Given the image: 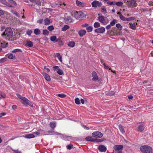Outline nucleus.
Masks as SVG:
<instances>
[{
  "instance_id": "obj_1",
  "label": "nucleus",
  "mask_w": 153,
  "mask_h": 153,
  "mask_svg": "<svg viewBox=\"0 0 153 153\" xmlns=\"http://www.w3.org/2000/svg\"><path fill=\"white\" fill-rule=\"evenodd\" d=\"M140 149V151L143 153H151L152 152V148L147 145L141 146Z\"/></svg>"
},
{
  "instance_id": "obj_2",
  "label": "nucleus",
  "mask_w": 153,
  "mask_h": 153,
  "mask_svg": "<svg viewBox=\"0 0 153 153\" xmlns=\"http://www.w3.org/2000/svg\"><path fill=\"white\" fill-rule=\"evenodd\" d=\"M2 35L7 36L8 37L11 38L13 36V33L10 28H7Z\"/></svg>"
},
{
  "instance_id": "obj_3",
  "label": "nucleus",
  "mask_w": 153,
  "mask_h": 153,
  "mask_svg": "<svg viewBox=\"0 0 153 153\" xmlns=\"http://www.w3.org/2000/svg\"><path fill=\"white\" fill-rule=\"evenodd\" d=\"M122 145H115L113 147L115 151L114 153H122L123 148Z\"/></svg>"
},
{
  "instance_id": "obj_4",
  "label": "nucleus",
  "mask_w": 153,
  "mask_h": 153,
  "mask_svg": "<svg viewBox=\"0 0 153 153\" xmlns=\"http://www.w3.org/2000/svg\"><path fill=\"white\" fill-rule=\"evenodd\" d=\"M85 14L81 11H76L75 13V16L76 19H82L85 17Z\"/></svg>"
},
{
  "instance_id": "obj_5",
  "label": "nucleus",
  "mask_w": 153,
  "mask_h": 153,
  "mask_svg": "<svg viewBox=\"0 0 153 153\" xmlns=\"http://www.w3.org/2000/svg\"><path fill=\"white\" fill-rule=\"evenodd\" d=\"M127 4L129 7H134L137 5V3L134 0L127 1Z\"/></svg>"
},
{
  "instance_id": "obj_6",
  "label": "nucleus",
  "mask_w": 153,
  "mask_h": 153,
  "mask_svg": "<svg viewBox=\"0 0 153 153\" xmlns=\"http://www.w3.org/2000/svg\"><path fill=\"white\" fill-rule=\"evenodd\" d=\"M22 100L23 101L22 103L24 105H28L31 107H33V105L31 103L30 101L25 97L22 98Z\"/></svg>"
},
{
  "instance_id": "obj_7",
  "label": "nucleus",
  "mask_w": 153,
  "mask_h": 153,
  "mask_svg": "<svg viewBox=\"0 0 153 153\" xmlns=\"http://www.w3.org/2000/svg\"><path fill=\"white\" fill-rule=\"evenodd\" d=\"M92 135L93 136L96 138H101L103 136V134L100 131H96L94 132Z\"/></svg>"
},
{
  "instance_id": "obj_8",
  "label": "nucleus",
  "mask_w": 153,
  "mask_h": 153,
  "mask_svg": "<svg viewBox=\"0 0 153 153\" xmlns=\"http://www.w3.org/2000/svg\"><path fill=\"white\" fill-rule=\"evenodd\" d=\"M91 5L92 7L96 8L97 7H101L102 5L101 2H100L97 1H94L91 3Z\"/></svg>"
},
{
  "instance_id": "obj_9",
  "label": "nucleus",
  "mask_w": 153,
  "mask_h": 153,
  "mask_svg": "<svg viewBox=\"0 0 153 153\" xmlns=\"http://www.w3.org/2000/svg\"><path fill=\"white\" fill-rule=\"evenodd\" d=\"M44 131L43 130L41 129H38L36 131L33 132V134H35L37 135H44Z\"/></svg>"
},
{
  "instance_id": "obj_10",
  "label": "nucleus",
  "mask_w": 153,
  "mask_h": 153,
  "mask_svg": "<svg viewBox=\"0 0 153 153\" xmlns=\"http://www.w3.org/2000/svg\"><path fill=\"white\" fill-rule=\"evenodd\" d=\"M98 149L101 152H105L106 150V147L103 145H101L99 146Z\"/></svg>"
},
{
  "instance_id": "obj_11",
  "label": "nucleus",
  "mask_w": 153,
  "mask_h": 153,
  "mask_svg": "<svg viewBox=\"0 0 153 153\" xmlns=\"http://www.w3.org/2000/svg\"><path fill=\"white\" fill-rule=\"evenodd\" d=\"M105 28L104 27H101L94 30L95 32L97 33H103L105 32Z\"/></svg>"
},
{
  "instance_id": "obj_12",
  "label": "nucleus",
  "mask_w": 153,
  "mask_h": 153,
  "mask_svg": "<svg viewBox=\"0 0 153 153\" xmlns=\"http://www.w3.org/2000/svg\"><path fill=\"white\" fill-rule=\"evenodd\" d=\"M92 76L93 77L92 80L94 81H96L98 80V78L97 73L94 71L92 73Z\"/></svg>"
},
{
  "instance_id": "obj_13",
  "label": "nucleus",
  "mask_w": 153,
  "mask_h": 153,
  "mask_svg": "<svg viewBox=\"0 0 153 153\" xmlns=\"http://www.w3.org/2000/svg\"><path fill=\"white\" fill-rule=\"evenodd\" d=\"M65 22L67 23H70L72 22L73 19L70 16H67L64 19Z\"/></svg>"
},
{
  "instance_id": "obj_14",
  "label": "nucleus",
  "mask_w": 153,
  "mask_h": 153,
  "mask_svg": "<svg viewBox=\"0 0 153 153\" xmlns=\"http://www.w3.org/2000/svg\"><path fill=\"white\" fill-rule=\"evenodd\" d=\"M42 74L45 79L47 81H49L51 80V78L50 76L44 72L42 73Z\"/></svg>"
},
{
  "instance_id": "obj_15",
  "label": "nucleus",
  "mask_w": 153,
  "mask_h": 153,
  "mask_svg": "<svg viewBox=\"0 0 153 153\" xmlns=\"http://www.w3.org/2000/svg\"><path fill=\"white\" fill-rule=\"evenodd\" d=\"M86 33V31L84 29H82L79 30L78 33L80 37H82Z\"/></svg>"
},
{
  "instance_id": "obj_16",
  "label": "nucleus",
  "mask_w": 153,
  "mask_h": 153,
  "mask_svg": "<svg viewBox=\"0 0 153 153\" xmlns=\"http://www.w3.org/2000/svg\"><path fill=\"white\" fill-rule=\"evenodd\" d=\"M49 125L52 130H53L56 126V122L55 121H53L50 122Z\"/></svg>"
},
{
  "instance_id": "obj_17",
  "label": "nucleus",
  "mask_w": 153,
  "mask_h": 153,
  "mask_svg": "<svg viewBox=\"0 0 153 153\" xmlns=\"http://www.w3.org/2000/svg\"><path fill=\"white\" fill-rule=\"evenodd\" d=\"M23 137L26 138L30 139L34 137L35 136L33 134H28L23 136Z\"/></svg>"
},
{
  "instance_id": "obj_18",
  "label": "nucleus",
  "mask_w": 153,
  "mask_h": 153,
  "mask_svg": "<svg viewBox=\"0 0 153 153\" xmlns=\"http://www.w3.org/2000/svg\"><path fill=\"white\" fill-rule=\"evenodd\" d=\"M25 45L29 47H32L33 45V44L31 41L27 40L26 42Z\"/></svg>"
},
{
  "instance_id": "obj_19",
  "label": "nucleus",
  "mask_w": 153,
  "mask_h": 153,
  "mask_svg": "<svg viewBox=\"0 0 153 153\" xmlns=\"http://www.w3.org/2000/svg\"><path fill=\"white\" fill-rule=\"evenodd\" d=\"M117 14L119 15V17L121 20L124 21H125L126 18L125 17L123 16L121 12H118L117 13Z\"/></svg>"
},
{
  "instance_id": "obj_20",
  "label": "nucleus",
  "mask_w": 153,
  "mask_h": 153,
  "mask_svg": "<svg viewBox=\"0 0 153 153\" xmlns=\"http://www.w3.org/2000/svg\"><path fill=\"white\" fill-rule=\"evenodd\" d=\"M98 18L99 21L102 23H104L105 22V20L103 16H100L98 17Z\"/></svg>"
},
{
  "instance_id": "obj_21",
  "label": "nucleus",
  "mask_w": 153,
  "mask_h": 153,
  "mask_svg": "<svg viewBox=\"0 0 153 153\" xmlns=\"http://www.w3.org/2000/svg\"><path fill=\"white\" fill-rule=\"evenodd\" d=\"M137 24V23H134L133 24L130 23L129 25H130L129 27L132 29L135 30L136 29V26Z\"/></svg>"
},
{
  "instance_id": "obj_22",
  "label": "nucleus",
  "mask_w": 153,
  "mask_h": 153,
  "mask_svg": "<svg viewBox=\"0 0 153 153\" xmlns=\"http://www.w3.org/2000/svg\"><path fill=\"white\" fill-rule=\"evenodd\" d=\"M45 25H49L50 23V21L48 18H45L44 20Z\"/></svg>"
},
{
  "instance_id": "obj_23",
  "label": "nucleus",
  "mask_w": 153,
  "mask_h": 153,
  "mask_svg": "<svg viewBox=\"0 0 153 153\" xmlns=\"http://www.w3.org/2000/svg\"><path fill=\"white\" fill-rule=\"evenodd\" d=\"M52 42H57L58 41V39H56V36H51L50 38Z\"/></svg>"
},
{
  "instance_id": "obj_24",
  "label": "nucleus",
  "mask_w": 153,
  "mask_h": 153,
  "mask_svg": "<svg viewBox=\"0 0 153 153\" xmlns=\"http://www.w3.org/2000/svg\"><path fill=\"white\" fill-rule=\"evenodd\" d=\"M41 31L40 29L38 28H36L34 30V33L36 35H38L40 33Z\"/></svg>"
},
{
  "instance_id": "obj_25",
  "label": "nucleus",
  "mask_w": 153,
  "mask_h": 153,
  "mask_svg": "<svg viewBox=\"0 0 153 153\" xmlns=\"http://www.w3.org/2000/svg\"><path fill=\"white\" fill-rule=\"evenodd\" d=\"M115 93V92L112 91H109L106 92V94L108 96H111L113 95Z\"/></svg>"
},
{
  "instance_id": "obj_26",
  "label": "nucleus",
  "mask_w": 153,
  "mask_h": 153,
  "mask_svg": "<svg viewBox=\"0 0 153 153\" xmlns=\"http://www.w3.org/2000/svg\"><path fill=\"white\" fill-rule=\"evenodd\" d=\"M55 56L57 57L59 60L61 62H62V56L60 55L59 53H57L55 55Z\"/></svg>"
},
{
  "instance_id": "obj_27",
  "label": "nucleus",
  "mask_w": 153,
  "mask_h": 153,
  "mask_svg": "<svg viewBox=\"0 0 153 153\" xmlns=\"http://www.w3.org/2000/svg\"><path fill=\"white\" fill-rule=\"evenodd\" d=\"M144 125L143 124L139 126L138 127V130L140 132H142L144 130Z\"/></svg>"
},
{
  "instance_id": "obj_28",
  "label": "nucleus",
  "mask_w": 153,
  "mask_h": 153,
  "mask_svg": "<svg viewBox=\"0 0 153 153\" xmlns=\"http://www.w3.org/2000/svg\"><path fill=\"white\" fill-rule=\"evenodd\" d=\"M68 45L69 46L73 48L74 46L75 43L74 42L71 41L69 42Z\"/></svg>"
},
{
  "instance_id": "obj_29",
  "label": "nucleus",
  "mask_w": 153,
  "mask_h": 153,
  "mask_svg": "<svg viewBox=\"0 0 153 153\" xmlns=\"http://www.w3.org/2000/svg\"><path fill=\"white\" fill-rule=\"evenodd\" d=\"M69 27L68 25H65L64 27L62 28V31H65L67 29H69Z\"/></svg>"
},
{
  "instance_id": "obj_30",
  "label": "nucleus",
  "mask_w": 153,
  "mask_h": 153,
  "mask_svg": "<svg viewBox=\"0 0 153 153\" xmlns=\"http://www.w3.org/2000/svg\"><path fill=\"white\" fill-rule=\"evenodd\" d=\"M123 3L122 1H118V2H116L115 1V5H116L117 6L120 7L123 5Z\"/></svg>"
},
{
  "instance_id": "obj_31",
  "label": "nucleus",
  "mask_w": 153,
  "mask_h": 153,
  "mask_svg": "<svg viewBox=\"0 0 153 153\" xmlns=\"http://www.w3.org/2000/svg\"><path fill=\"white\" fill-rule=\"evenodd\" d=\"M43 34L45 36H48L49 34V32L46 29L43 30Z\"/></svg>"
},
{
  "instance_id": "obj_32",
  "label": "nucleus",
  "mask_w": 153,
  "mask_h": 153,
  "mask_svg": "<svg viewBox=\"0 0 153 153\" xmlns=\"http://www.w3.org/2000/svg\"><path fill=\"white\" fill-rule=\"evenodd\" d=\"M93 27L92 26H88L86 28V30L88 32H91L93 30Z\"/></svg>"
},
{
  "instance_id": "obj_33",
  "label": "nucleus",
  "mask_w": 153,
  "mask_h": 153,
  "mask_svg": "<svg viewBox=\"0 0 153 153\" xmlns=\"http://www.w3.org/2000/svg\"><path fill=\"white\" fill-rule=\"evenodd\" d=\"M15 58V55L12 53L10 54L8 56V58L10 59H12Z\"/></svg>"
},
{
  "instance_id": "obj_34",
  "label": "nucleus",
  "mask_w": 153,
  "mask_h": 153,
  "mask_svg": "<svg viewBox=\"0 0 153 153\" xmlns=\"http://www.w3.org/2000/svg\"><path fill=\"white\" fill-rule=\"evenodd\" d=\"M119 128L120 131L122 133H123L125 132L124 129L121 125H119Z\"/></svg>"
},
{
  "instance_id": "obj_35",
  "label": "nucleus",
  "mask_w": 153,
  "mask_h": 153,
  "mask_svg": "<svg viewBox=\"0 0 153 153\" xmlns=\"http://www.w3.org/2000/svg\"><path fill=\"white\" fill-rule=\"evenodd\" d=\"M135 19L134 17H131L128 18H126L125 21H130L132 20H134Z\"/></svg>"
},
{
  "instance_id": "obj_36",
  "label": "nucleus",
  "mask_w": 153,
  "mask_h": 153,
  "mask_svg": "<svg viewBox=\"0 0 153 153\" xmlns=\"http://www.w3.org/2000/svg\"><path fill=\"white\" fill-rule=\"evenodd\" d=\"M94 26L95 28L99 27H100V23L98 22H96L94 23Z\"/></svg>"
},
{
  "instance_id": "obj_37",
  "label": "nucleus",
  "mask_w": 153,
  "mask_h": 153,
  "mask_svg": "<svg viewBox=\"0 0 153 153\" xmlns=\"http://www.w3.org/2000/svg\"><path fill=\"white\" fill-rule=\"evenodd\" d=\"M19 52H22V51L21 50L19 49H15L12 51V52L13 53H15Z\"/></svg>"
},
{
  "instance_id": "obj_38",
  "label": "nucleus",
  "mask_w": 153,
  "mask_h": 153,
  "mask_svg": "<svg viewBox=\"0 0 153 153\" xmlns=\"http://www.w3.org/2000/svg\"><path fill=\"white\" fill-rule=\"evenodd\" d=\"M56 72L58 74L60 75H62L63 74V71L60 69H58V70H57Z\"/></svg>"
},
{
  "instance_id": "obj_39",
  "label": "nucleus",
  "mask_w": 153,
  "mask_h": 153,
  "mask_svg": "<svg viewBox=\"0 0 153 153\" xmlns=\"http://www.w3.org/2000/svg\"><path fill=\"white\" fill-rule=\"evenodd\" d=\"M47 29L49 31H52L54 29V28L53 25H50L48 27Z\"/></svg>"
},
{
  "instance_id": "obj_40",
  "label": "nucleus",
  "mask_w": 153,
  "mask_h": 153,
  "mask_svg": "<svg viewBox=\"0 0 153 153\" xmlns=\"http://www.w3.org/2000/svg\"><path fill=\"white\" fill-rule=\"evenodd\" d=\"M11 12L15 15L16 16L19 17V13H18L16 11H15L13 10H12L11 11Z\"/></svg>"
},
{
  "instance_id": "obj_41",
  "label": "nucleus",
  "mask_w": 153,
  "mask_h": 153,
  "mask_svg": "<svg viewBox=\"0 0 153 153\" xmlns=\"http://www.w3.org/2000/svg\"><path fill=\"white\" fill-rule=\"evenodd\" d=\"M36 4L38 6H40L41 5V1L40 0H37L34 1Z\"/></svg>"
},
{
  "instance_id": "obj_42",
  "label": "nucleus",
  "mask_w": 153,
  "mask_h": 153,
  "mask_svg": "<svg viewBox=\"0 0 153 153\" xmlns=\"http://www.w3.org/2000/svg\"><path fill=\"white\" fill-rule=\"evenodd\" d=\"M117 20L116 19H114L111 21L110 24L111 26H114L116 23Z\"/></svg>"
},
{
  "instance_id": "obj_43",
  "label": "nucleus",
  "mask_w": 153,
  "mask_h": 153,
  "mask_svg": "<svg viewBox=\"0 0 153 153\" xmlns=\"http://www.w3.org/2000/svg\"><path fill=\"white\" fill-rule=\"evenodd\" d=\"M75 103L77 105H79L80 104V100L78 98H76L75 99Z\"/></svg>"
},
{
  "instance_id": "obj_44",
  "label": "nucleus",
  "mask_w": 153,
  "mask_h": 153,
  "mask_svg": "<svg viewBox=\"0 0 153 153\" xmlns=\"http://www.w3.org/2000/svg\"><path fill=\"white\" fill-rule=\"evenodd\" d=\"M116 26L117 28H119L120 30H121L122 29V26L119 23L117 24L116 25Z\"/></svg>"
},
{
  "instance_id": "obj_45",
  "label": "nucleus",
  "mask_w": 153,
  "mask_h": 153,
  "mask_svg": "<svg viewBox=\"0 0 153 153\" xmlns=\"http://www.w3.org/2000/svg\"><path fill=\"white\" fill-rule=\"evenodd\" d=\"M73 147V145L72 144L68 145L66 146V148L68 150H71Z\"/></svg>"
},
{
  "instance_id": "obj_46",
  "label": "nucleus",
  "mask_w": 153,
  "mask_h": 153,
  "mask_svg": "<svg viewBox=\"0 0 153 153\" xmlns=\"http://www.w3.org/2000/svg\"><path fill=\"white\" fill-rule=\"evenodd\" d=\"M76 4L79 6H82V4L81 2L77 0L76 1Z\"/></svg>"
},
{
  "instance_id": "obj_47",
  "label": "nucleus",
  "mask_w": 153,
  "mask_h": 153,
  "mask_svg": "<svg viewBox=\"0 0 153 153\" xmlns=\"http://www.w3.org/2000/svg\"><path fill=\"white\" fill-rule=\"evenodd\" d=\"M8 44L7 43H1V46L2 48H4L7 47V46Z\"/></svg>"
},
{
  "instance_id": "obj_48",
  "label": "nucleus",
  "mask_w": 153,
  "mask_h": 153,
  "mask_svg": "<svg viewBox=\"0 0 153 153\" xmlns=\"http://www.w3.org/2000/svg\"><path fill=\"white\" fill-rule=\"evenodd\" d=\"M10 3L13 5H16V3L13 0H7Z\"/></svg>"
},
{
  "instance_id": "obj_49",
  "label": "nucleus",
  "mask_w": 153,
  "mask_h": 153,
  "mask_svg": "<svg viewBox=\"0 0 153 153\" xmlns=\"http://www.w3.org/2000/svg\"><path fill=\"white\" fill-rule=\"evenodd\" d=\"M101 64L103 65L105 69H108V67L106 65L105 63L103 62V61L102 60H101Z\"/></svg>"
},
{
  "instance_id": "obj_50",
  "label": "nucleus",
  "mask_w": 153,
  "mask_h": 153,
  "mask_svg": "<svg viewBox=\"0 0 153 153\" xmlns=\"http://www.w3.org/2000/svg\"><path fill=\"white\" fill-rule=\"evenodd\" d=\"M107 4L108 5H115V1H108L107 2Z\"/></svg>"
},
{
  "instance_id": "obj_51",
  "label": "nucleus",
  "mask_w": 153,
  "mask_h": 153,
  "mask_svg": "<svg viewBox=\"0 0 153 153\" xmlns=\"http://www.w3.org/2000/svg\"><path fill=\"white\" fill-rule=\"evenodd\" d=\"M5 95L4 93H2L1 92H0V100L2 97L5 98Z\"/></svg>"
},
{
  "instance_id": "obj_52",
  "label": "nucleus",
  "mask_w": 153,
  "mask_h": 153,
  "mask_svg": "<svg viewBox=\"0 0 153 153\" xmlns=\"http://www.w3.org/2000/svg\"><path fill=\"white\" fill-rule=\"evenodd\" d=\"M33 31L32 30H30L27 31L26 34L29 36H30L31 34L32 33Z\"/></svg>"
},
{
  "instance_id": "obj_53",
  "label": "nucleus",
  "mask_w": 153,
  "mask_h": 153,
  "mask_svg": "<svg viewBox=\"0 0 153 153\" xmlns=\"http://www.w3.org/2000/svg\"><path fill=\"white\" fill-rule=\"evenodd\" d=\"M92 137H86L85 140L88 141H91Z\"/></svg>"
},
{
  "instance_id": "obj_54",
  "label": "nucleus",
  "mask_w": 153,
  "mask_h": 153,
  "mask_svg": "<svg viewBox=\"0 0 153 153\" xmlns=\"http://www.w3.org/2000/svg\"><path fill=\"white\" fill-rule=\"evenodd\" d=\"M58 96L61 98H64L66 97V95L64 94H58Z\"/></svg>"
},
{
  "instance_id": "obj_55",
  "label": "nucleus",
  "mask_w": 153,
  "mask_h": 153,
  "mask_svg": "<svg viewBox=\"0 0 153 153\" xmlns=\"http://www.w3.org/2000/svg\"><path fill=\"white\" fill-rule=\"evenodd\" d=\"M43 19H39V20H38L37 21V23H39L40 24H41L43 23Z\"/></svg>"
},
{
  "instance_id": "obj_56",
  "label": "nucleus",
  "mask_w": 153,
  "mask_h": 153,
  "mask_svg": "<svg viewBox=\"0 0 153 153\" xmlns=\"http://www.w3.org/2000/svg\"><path fill=\"white\" fill-rule=\"evenodd\" d=\"M13 151L15 153H22V152L18 150V149L17 150H13Z\"/></svg>"
},
{
  "instance_id": "obj_57",
  "label": "nucleus",
  "mask_w": 153,
  "mask_h": 153,
  "mask_svg": "<svg viewBox=\"0 0 153 153\" xmlns=\"http://www.w3.org/2000/svg\"><path fill=\"white\" fill-rule=\"evenodd\" d=\"M101 11L102 12L104 13H107V11L105 8H101Z\"/></svg>"
},
{
  "instance_id": "obj_58",
  "label": "nucleus",
  "mask_w": 153,
  "mask_h": 153,
  "mask_svg": "<svg viewBox=\"0 0 153 153\" xmlns=\"http://www.w3.org/2000/svg\"><path fill=\"white\" fill-rule=\"evenodd\" d=\"M6 114L5 113L3 112L0 113V117H2L3 116H4L6 115Z\"/></svg>"
},
{
  "instance_id": "obj_59",
  "label": "nucleus",
  "mask_w": 153,
  "mask_h": 153,
  "mask_svg": "<svg viewBox=\"0 0 153 153\" xmlns=\"http://www.w3.org/2000/svg\"><path fill=\"white\" fill-rule=\"evenodd\" d=\"M7 2L6 0H3L1 2V3L4 5H5Z\"/></svg>"
},
{
  "instance_id": "obj_60",
  "label": "nucleus",
  "mask_w": 153,
  "mask_h": 153,
  "mask_svg": "<svg viewBox=\"0 0 153 153\" xmlns=\"http://www.w3.org/2000/svg\"><path fill=\"white\" fill-rule=\"evenodd\" d=\"M53 69L57 71V70H58V69H59V67L58 66H55L53 67Z\"/></svg>"
},
{
  "instance_id": "obj_61",
  "label": "nucleus",
  "mask_w": 153,
  "mask_h": 153,
  "mask_svg": "<svg viewBox=\"0 0 153 153\" xmlns=\"http://www.w3.org/2000/svg\"><path fill=\"white\" fill-rule=\"evenodd\" d=\"M66 137L68 138V140L69 141H71V140L72 139V137L69 136H66Z\"/></svg>"
},
{
  "instance_id": "obj_62",
  "label": "nucleus",
  "mask_w": 153,
  "mask_h": 153,
  "mask_svg": "<svg viewBox=\"0 0 153 153\" xmlns=\"http://www.w3.org/2000/svg\"><path fill=\"white\" fill-rule=\"evenodd\" d=\"M4 14V12L3 10H0V16L3 15Z\"/></svg>"
},
{
  "instance_id": "obj_63",
  "label": "nucleus",
  "mask_w": 153,
  "mask_h": 153,
  "mask_svg": "<svg viewBox=\"0 0 153 153\" xmlns=\"http://www.w3.org/2000/svg\"><path fill=\"white\" fill-rule=\"evenodd\" d=\"M111 27V26L110 24L106 26V29L107 30H108Z\"/></svg>"
},
{
  "instance_id": "obj_64",
  "label": "nucleus",
  "mask_w": 153,
  "mask_h": 153,
  "mask_svg": "<svg viewBox=\"0 0 153 153\" xmlns=\"http://www.w3.org/2000/svg\"><path fill=\"white\" fill-rule=\"evenodd\" d=\"M18 97L19 98V99H21V100L22 99V98H24V97H22L19 94H18L17 95Z\"/></svg>"
}]
</instances>
